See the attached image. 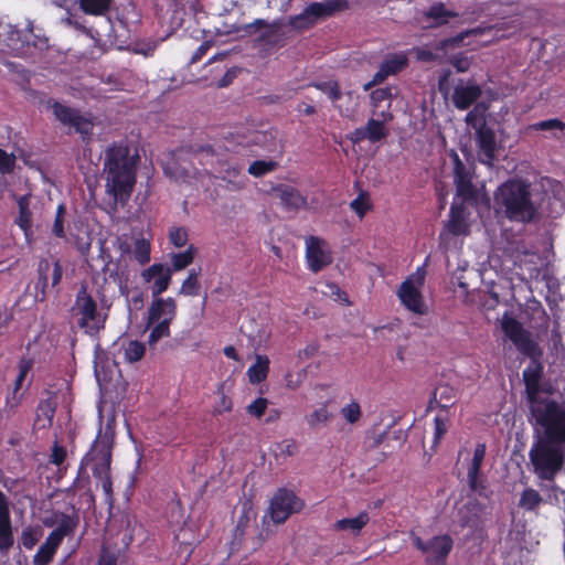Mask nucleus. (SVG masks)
Returning a JSON list of instances; mask_svg holds the SVG:
<instances>
[{"instance_id":"f257e3e1","label":"nucleus","mask_w":565,"mask_h":565,"mask_svg":"<svg viewBox=\"0 0 565 565\" xmlns=\"http://www.w3.org/2000/svg\"><path fill=\"white\" fill-rule=\"evenodd\" d=\"M500 326L516 350L530 359L522 372V381L530 420L541 430L537 438L565 441V404L551 397L552 386L543 381L542 349L532 333L509 312L503 313Z\"/></svg>"},{"instance_id":"f03ea898","label":"nucleus","mask_w":565,"mask_h":565,"mask_svg":"<svg viewBox=\"0 0 565 565\" xmlns=\"http://www.w3.org/2000/svg\"><path fill=\"white\" fill-rule=\"evenodd\" d=\"M138 154H131L126 141L113 142L104 152L103 178L111 211L129 202L137 182Z\"/></svg>"},{"instance_id":"7ed1b4c3","label":"nucleus","mask_w":565,"mask_h":565,"mask_svg":"<svg viewBox=\"0 0 565 565\" xmlns=\"http://www.w3.org/2000/svg\"><path fill=\"white\" fill-rule=\"evenodd\" d=\"M494 203L511 222L529 224L539 216L531 183L525 179L510 178L500 184L494 192Z\"/></svg>"},{"instance_id":"20e7f679","label":"nucleus","mask_w":565,"mask_h":565,"mask_svg":"<svg viewBox=\"0 0 565 565\" xmlns=\"http://www.w3.org/2000/svg\"><path fill=\"white\" fill-rule=\"evenodd\" d=\"M115 440V429L110 423H107L104 431H98L95 441L89 451L82 458L77 477L67 492L75 493L76 490L84 489L89 484V478L86 475V468L92 465L93 476H106L110 473V463L113 456V446Z\"/></svg>"},{"instance_id":"39448f33","label":"nucleus","mask_w":565,"mask_h":565,"mask_svg":"<svg viewBox=\"0 0 565 565\" xmlns=\"http://www.w3.org/2000/svg\"><path fill=\"white\" fill-rule=\"evenodd\" d=\"M529 458L539 479L553 481L565 463V441L536 438L529 451Z\"/></svg>"},{"instance_id":"423d86ee","label":"nucleus","mask_w":565,"mask_h":565,"mask_svg":"<svg viewBox=\"0 0 565 565\" xmlns=\"http://www.w3.org/2000/svg\"><path fill=\"white\" fill-rule=\"evenodd\" d=\"M71 316L78 329L87 335L95 337L106 327L108 308L98 307L97 301L83 286L75 296Z\"/></svg>"},{"instance_id":"0eeeda50","label":"nucleus","mask_w":565,"mask_h":565,"mask_svg":"<svg viewBox=\"0 0 565 565\" xmlns=\"http://www.w3.org/2000/svg\"><path fill=\"white\" fill-rule=\"evenodd\" d=\"M349 9L348 0H323L309 3L301 13L289 17L288 24L298 31L313 28L320 20Z\"/></svg>"},{"instance_id":"6e6552de","label":"nucleus","mask_w":565,"mask_h":565,"mask_svg":"<svg viewBox=\"0 0 565 565\" xmlns=\"http://www.w3.org/2000/svg\"><path fill=\"white\" fill-rule=\"evenodd\" d=\"M303 508V500L292 490L279 488L270 499L268 513L275 524H282L290 515L299 513Z\"/></svg>"},{"instance_id":"1a4fd4ad","label":"nucleus","mask_w":565,"mask_h":565,"mask_svg":"<svg viewBox=\"0 0 565 565\" xmlns=\"http://www.w3.org/2000/svg\"><path fill=\"white\" fill-rule=\"evenodd\" d=\"M373 115L377 118H370L365 126L354 129L351 134L350 139L353 143H360L364 140L376 143L388 136L390 130L386 125L394 118L392 111L382 109L381 111H373Z\"/></svg>"},{"instance_id":"9d476101","label":"nucleus","mask_w":565,"mask_h":565,"mask_svg":"<svg viewBox=\"0 0 565 565\" xmlns=\"http://www.w3.org/2000/svg\"><path fill=\"white\" fill-rule=\"evenodd\" d=\"M413 543L418 551L426 554L427 565H446V559L454 547V540L448 534L433 536L427 542L417 536Z\"/></svg>"},{"instance_id":"9b49d317","label":"nucleus","mask_w":565,"mask_h":565,"mask_svg":"<svg viewBox=\"0 0 565 565\" xmlns=\"http://www.w3.org/2000/svg\"><path fill=\"white\" fill-rule=\"evenodd\" d=\"M306 260L308 268L317 274L333 262L328 243L318 236L306 239Z\"/></svg>"},{"instance_id":"f8f14e48","label":"nucleus","mask_w":565,"mask_h":565,"mask_svg":"<svg viewBox=\"0 0 565 565\" xmlns=\"http://www.w3.org/2000/svg\"><path fill=\"white\" fill-rule=\"evenodd\" d=\"M408 66L406 53L398 52L387 54L380 64L379 71L372 79L363 85L364 90H371L373 87L382 84L388 76H394L403 72Z\"/></svg>"},{"instance_id":"ddd939ff","label":"nucleus","mask_w":565,"mask_h":565,"mask_svg":"<svg viewBox=\"0 0 565 565\" xmlns=\"http://www.w3.org/2000/svg\"><path fill=\"white\" fill-rule=\"evenodd\" d=\"M54 116L63 125L73 127L82 136H89L93 131V122L83 116L78 109L54 102L52 105Z\"/></svg>"},{"instance_id":"4468645a","label":"nucleus","mask_w":565,"mask_h":565,"mask_svg":"<svg viewBox=\"0 0 565 565\" xmlns=\"http://www.w3.org/2000/svg\"><path fill=\"white\" fill-rule=\"evenodd\" d=\"M281 26L282 23L278 20L267 22L264 19H256L255 21L245 24L242 28V30L247 35H253L257 31H260L258 36L256 38V42L258 44L274 46L279 42V32L281 30Z\"/></svg>"},{"instance_id":"2eb2a0df","label":"nucleus","mask_w":565,"mask_h":565,"mask_svg":"<svg viewBox=\"0 0 565 565\" xmlns=\"http://www.w3.org/2000/svg\"><path fill=\"white\" fill-rule=\"evenodd\" d=\"M476 142L479 161L488 167H492L497 159V138L493 129L487 126L486 122H482L477 129Z\"/></svg>"},{"instance_id":"dca6fc26","label":"nucleus","mask_w":565,"mask_h":565,"mask_svg":"<svg viewBox=\"0 0 565 565\" xmlns=\"http://www.w3.org/2000/svg\"><path fill=\"white\" fill-rule=\"evenodd\" d=\"M249 515L248 512H243L238 520L237 524L234 529V537L232 541V548H239L243 544H245L246 548L252 552L257 551L262 547V545L267 541V534L263 531H259L258 534L252 539L245 540L246 531L249 526Z\"/></svg>"},{"instance_id":"f3484780","label":"nucleus","mask_w":565,"mask_h":565,"mask_svg":"<svg viewBox=\"0 0 565 565\" xmlns=\"http://www.w3.org/2000/svg\"><path fill=\"white\" fill-rule=\"evenodd\" d=\"M177 317V301L172 297L153 298L148 307L147 328L164 319L172 322Z\"/></svg>"},{"instance_id":"a211bd4d","label":"nucleus","mask_w":565,"mask_h":565,"mask_svg":"<svg viewBox=\"0 0 565 565\" xmlns=\"http://www.w3.org/2000/svg\"><path fill=\"white\" fill-rule=\"evenodd\" d=\"M397 296L401 302L405 306L409 311L417 315H425L427 311L424 298L422 292L413 281L407 278L404 280L397 291Z\"/></svg>"},{"instance_id":"6ab92c4d","label":"nucleus","mask_w":565,"mask_h":565,"mask_svg":"<svg viewBox=\"0 0 565 565\" xmlns=\"http://www.w3.org/2000/svg\"><path fill=\"white\" fill-rule=\"evenodd\" d=\"M45 393L47 396L39 402L35 411V418L33 425L34 428L36 429L50 428L53 424V419L56 413V392L45 391Z\"/></svg>"},{"instance_id":"aec40b11","label":"nucleus","mask_w":565,"mask_h":565,"mask_svg":"<svg viewBox=\"0 0 565 565\" xmlns=\"http://www.w3.org/2000/svg\"><path fill=\"white\" fill-rule=\"evenodd\" d=\"M486 456V445L477 444L473 450L472 461L468 469V483L471 491L483 495L486 491L484 480L480 479L481 467Z\"/></svg>"},{"instance_id":"412c9836","label":"nucleus","mask_w":565,"mask_h":565,"mask_svg":"<svg viewBox=\"0 0 565 565\" xmlns=\"http://www.w3.org/2000/svg\"><path fill=\"white\" fill-rule=\"evenodd\" d=\"M216 172L223 181L227 182V189L238 191L245 186L246 179L242 175L243 167L228 160L216 161Z\"/></svg>"},{"instance_id":"4be33fe9","label":"nucleus","mask_w":565,"mask_h":565,"mask_svg":"<svg viewBox=\"0 0 565 565\" xmlns=\"http://www.w3.org/2000/svg\"><path fill=\"white\" fill-rule=\"evenodd\" d=\"M482 95L481 87L476 83L458 84L452 92L451 102L458 110L470 108Z\"/></svg>"},{"instance_id":"5701e85b","label":"nucleus","mask_w":565,"mask_h":565,"mask_svg":"<svg viewBox=\"0 0 565 565\" xmlns=\"http://www.w3.org/2000/svg\"><path fill=\"white\" fill-rule=\"evenodd\" d=\"M422 15L426 21H429L428 28L437 29L445 26L449 23L450 19L457 18L459 14L454 10H449L444 2L438 1L423 11Z\"/></svg>"},{"instance_id":"b1692460","label":"nucleus","mask_w":565,"mask_h":565,"mask_svg":"<svg viewBox=\"0 0 565 565\" xmlns=\"http://www.w3.org/2000/svg\"><path fill=\"white\" fill-rule=\"evenodd\" d=\"M274 191L279 198L282 206L288 211H298L299 209L307 206V196L291 185L278 184L274 188Z\"/></svg>"},{"instance_id":"393cba45","label":"nucleus","mask_w":565,"mask_h":565,"mask_svg":"<svg viewBox=\"0 0 565 565\" xmlns=\"http://www.w3.org/2000/svg\"><path fill=\"white\" fill-rule=\"evenodd\" d=\"M78 525L79 515L77 512L74 511L73 514H61V520L58 521L57 526L49 534V536L61 545L64 537L73 536L75 534Z\"/></svg>"},{"instance_id":"a878e982","label":"nucleus","mask_w":565,"mask_h":565,"mask_svg":"<svg viewBox=\"0 0 565 565\" xmlns=\"http://www.w3.org/2000/svg\"><path fill=\"white\" fill-rule=\"evenodd\" d=\"M466 203L452 202L449 210L448 231L454 235H463L468 232V224L466 223Z\"/></svg>"},{"instance_id":"bb28decb","label":"nucleus","mask_w":565,"mask_h":565,"mask_svg":"<svg viewBox=\"0 0 565 565\" xmlns=\"http://www.w3.org/2000/svg\"><path fill=\"white\" fill-rule=\"evenodd\" d=\"M369 513L366 511H362L354 518H344L338 520L333 524V530L350 532L352 535L358 536L361 533L362 529L369 523Z\"/></svg>"},{"instance_id":"cd10ccee","label":"nucleus","mask_w":565,"mask_h":565,"mask_svg":"<svg viewBox=\"0 0 565 565\" xmlns=\"http://www.w3.org/2000/svg\"><path fill=\"white\" fill-rule=\"evenodd\" d=\"M456 403V390L449 385H440L434 391L428 408L436 404L441 411L448 412Z\"/></svg>"},{"instance_id":"c85d7f7f","label":"nucleus","mask_w":565,"mask_h":565,"mask_svg":"<svg viewBox=\"0 0 565 565\" xmlns=\"http://www.w3.org/2000/svg\"><path fill=\"white\" fill-rule=\"evenodd\" d=\"M50 273L51 263L46 258H41L36 267L38 280L35 282L36 297L40 298V300H44L47 296L50 288Z\"/></svg>"},{"instance_id":"c756f323","label":"nucleus","mask_w":565,"mask_h":565,"mask_svg":"<svg viewBox=\"0 0 565 565\" xmlns=\"http://www.w3.org/2000/svg\"><path fill=\"white\" fill-rule=\"evenodd\" d=\"M269 363L267 355H256V362L247 370L248 380L252 384H259L267 379Z\"/></svg>"},{"instance_id":"7c9ffc66","label":"nucleus","mask_w":565,"mask_h":565,"mask_svg":"<svg viewBox=\"0 0 565 565\" xmlns=\"http://www.w3.org/2000/svg\"><path fill=\"white\" fill-rule=\"evenodd\" d=\"M58 547L60 544L47 535L33 556V565H49L53 561Z\"/></svg>"},{"instance_id":"2f4dec72","label":"nucleus","mask_w":565,"mask_h":565,"mask_svg":"<svg viewBox=\"0 0 565 565\" xmlns=\"http://www.w3.org/2000/svg\"><path fill=\"white\" fill-rule=\"evenodd\" d=\"M392 99H393V94H392L391 87H382V88L373 89L370 94L372 113L381 111L383 103H386V106L384 109H387L388 111H391Z\"/></svg>"},{"instance_id":"473e14b6","label":"nucleus","mask_w":565,"mask_h":565,"mask_svg":"<svg viewBox=\"0 0 565 565\" xmlns=\"http://www.w3.org/2000/svg\"><path fill=\"white\" fill-rule=\"evenodd\" d=\"M543 501L544 500L537 490L526 488L521 492L519 507L524 511L536 512Z\"/></svg>"},{"instance_id":"72a5a7b5","label":"nucleus","mask_w":565,"mask_h":565,"mask_svg":"<svg viewBox=\"0 0 565 565\" xmlns=\"http://www.w3.org/2000/svg\"><path fill=\"white\" fill-rule=\"evenodd\" d=\"M456 186V198L460 199L462 203L476 205L478 203L479 194L478 189L473 184V180H467Z\"/></svg>"},{"instance_id":"f704fd0d","label":"nucleus","mask_w":565,"mask_h":565,"mask_svg":"<svg viewBox=\"0 0 565 565\" xmlns=\"http://www.w3.org/2000/svg\"><path fill=\"white\" fill-rule=\"evenodd\" d=\"M201 274V268H192L188 277L183 280L181 288L179 290L180 295L195 297L200 295L201 284L199 281V276Z\"/></svg>"},{"instance_id":"c9c22d12","label":"nucleus","mask_w":565,"mask_h":565,"mask_svg":"<svg viewBox=\"0 0 565 565\" xmlns=\"http://www.w3.org/2000/svg\"><path fill=\"white\" fill-rule=\"evenodd\" d=\"M454 161V183L455 185L466 182L467 180H473L475 171L473 168L466 166L459 156L452 152Z\"/></svg>"},{"instance_id":"e433bc0d","label":"nucleus","mask_w":565,"mask_h":565,"mask_svg":"<svg viewBox=\"0 0 565 565\" xmlns=\"http://www.w3.org/2000/svg\"><path fill=\"white\" fill-rule=\"evenodd\" d=\"M196 247L194 245H190L184 252L174 253L171 255V270H182L190 266L195 257Z\"/></svg>"},{"instance_id":"4c0bfd02","label":"nucleus","mask_w":565,"mask_h":565,"mask_svg":"<svg viewBox=\"0 0 565 565\" xmlns=\"http://www.w3.org/2000/svg\"><path fill=\"white\" fill-rule=\"evenodd\" d=\"M14 544L11 519L0 520V553H7Z\"/></svg>"},{"instance_id":"58836bf2","label":"nucleus","mask_w":565,"mask_h":565,"mask_svg":"<svg viewBox=\"0 0 565 565\" xmlns=\"http://www.w3.org/2000/svg\"><path fill=\"white\" fill-rule=\"evenodd\" d=\"M172 322H168L167 319L162 321H156L150 327V333L148 337V344L150 347L156 345L161 339L170 337V326Z\"/></svg>"},{"instance_id":"ea45409f","label":"nucleus","mask_w":565,"mask_h":565,"mask_svg":"<svg viewBox=\"0 0 565 565\" xmlns=\"http://www.w3.org/2000/svg\"><path fill=\"white\" fill-rule=\"evenodd\" d=\"M122 348L125 359L130 363L141 360L146 353L145 343L138 340H130Z\"/></svg>"},{"instance_id":"a19ab883","label":"nucleus","mask_w":565,"mask_h":565,"mask_svg":"<svg viewBox=\"0 0 565 565\" xmlns=\"http://www.w3.org/2000/svg\"><path fill=\"white\" fill-rule=\"evenodd\" d=\"M113 0H79L81 9L92 15H102L108 11Z\"/></svg>"},{"instance_id":"79ce46f5","label":"nucleus","mask_w":565,"mask_h":565,"mask_svg":"<svg viewBox=\"0 0 565 565\" xmlns=\"http://www.w3.org/2000/svg\"><path fill=\"white\" fill-rule=\"evenodd\" d=\"M311 86L321 90L331 102H338L342 98V92L337 81L317 82Z\"/></svg>"},{"instance_id":"37998d69","label":"nucleus","mask_w":565,"mask_h":565,"mask_svg":"<svg viewBox=\"0 0 565 565\" xmlns=\"http://www.w3.org/2000/svg\"><path fill=\"white\" fill-rule=\"evenodd\" d=\"M333 415L328 411L327 405L323 404L321 407L307 415L306 420L310 427L315 428L319 425L329 423Z\"/></svg>"},{"instance_id":"c03bdc74","label":"nucleus","mask_w":565,"mask_h":565,"mask_svg":"<svg viewBox=\"0 0 565 565\" xmlns=\"http://www.w3.org/2000/svg\"><path fill=\"white\" fill-rule=\"evenodd\" d=\"M172 270L171 268H167L162 274H160L153 281L151 287L152 298H160L159 296L164 292L171 282Z\"/></svg>"},{"instance_id":"a18cd8bd","label":"nucleus","mask_w":565,"mask_h":565,"mask_svg":"<svg viewBox=\"0 0 565 565\" xmlns=\"http://www.w3.org/2000/svg\"><path fill=\"white\" fill-rule=\"evenodd\" d=\"M65 215H66V206L64 203H61L57 205L55 218L52 225V234L57 238H65L66 233L64 228L65 223Z\"/></svg>"},{"instance_id":"49530a36","label":"nucleus","mask_w":565,"mask_h":565,"mask_svg":"<svg viewBox=\"0 0 565 565\" xmlns=\"http://www.w3.org/2000/svg\"><path fill=\"white\" fill-rule=\"evenodd\" d=\"M341 416L349 424H356L362 417V409L356 401H352L340 409Z\"/></svg>"},{"instance_id":"de8ad7c7","label":"nucleus","mask_w":565,"mask_h":565,"mask_svg":"<svg viewBox=\"0 0 565 565\" xmlns=\"http://www.w3.org/2000/svg\"><path fill=\"white\" fill-rule=\"evenodd\" d=\"M276 161L256 160L248 167V173L255 178H260L277 168Z\"/></svg>"},{"instance_id":"09e8293b","label":"nucleus","mask_w":565,"mask_h":565,"mask_svg":"<svg viewBox=\"0 0 565 565\" xmlns=\"http://www.w3.org/2000/svg\"><path fill=\"white\" fill-rule=\"evenodd\" d=\"M168 236L169 242L178 248L185 246L189 241L188 230L184 226L170 227Z\"/></svg>"},{"instance_id":"8fccbe9b","label":"nucleus","mask_w":565,"mask_h":565,"mask_svg":"<svg viewBox=\"0 0 565 565\" xmlns=\"http://www.w3.org/2000/svg\"><path fill=\"white\" fill-rule=\"evenodd\" d=\"M529 128L535 131H547L554 129L563 131L565 130V122L558 118H551L532 124Z\"/></svg>"},{"instance_id":"3c124183","label":"nucleus","mask_w":565,"mask_h":565,"mask_svg":"<svg viewBox=\"0 0 565 565\" xmlns=\"http://www.w3.org/2000/svg\"><path fill=\"white\" fill-rule=\"evenodd\" d=\"M135 259L145 265L150 260V244L145 239H137L134 249Z\"/></svg>"},{"instance_id":"603ef678","label":"nucleus","mask_w":565,"mask_h":565,"mask_svg":"<svg viewBox=\"0 0 565 565\" xmlns=\"http://www.w3.org/2000/svg\"><path fill=\"white\" fill-rule=\"evenodd\" d=\"M448 62L456 68L458 73L467 72L471 65V58L463 52L450 56Z\"/></svg>"},{"instance_id":"864d4df0","label":"nucleus","mask_w":565,"mask_h":565,"mask_svg":"<svg viewBox=\"0 0 565 565\" xmlns=\"http://www.w3.org/2000/svg\"><path fill=\"white\" fill-rule=\"evenodd\" d=\"M267 406H268V399L265 398V397H257L254 402H252L248 406H247V413L253 416V417H256V418H260L266 409H267Z\"/></svg>"},{"instance_id":"5fc2aeb1","label":"nucleus","mask_w":565,"mask_h":565,"mask_svg":"<svg viewBox=\"0 0 565 565\" xmlns=\"http://www.w3.org/2000/svg\"><path fill=\"white\" fill-rule=\"evenodd\" d=\"M15 166V156L8 153L0 148V172L2 174L11 173Z\"/></svg>"},{"instance_id":"6e6d98bb","label":"nucleus","mask_w":565,"mask_h":565,"mask_svg":"<svg viewBox=\"0 0 565 565\" xmlns=\"http://www.w3.org/2000/svg\"><path fill=\"white\" fill-rule=\"evenodd\" d=\"M350 207L360 216L363 217L371 209L367 199L364 194H359L351 203Z\"/></svg>"},{"instance_id":"4d7b16f0","label":"nucleus","mask_w":565,"mask_h":565,"mask_svg":"<svg viewBox=\"0 0 565 565\" xmlns=\"http://www.w3.org/2000/svg\"><path fill=\"white\" fill-rule=\"evenodd\" d=\"M168 267H164L163 264L156 263L149 266L141 273V277L146 282H150L154 280L160 274H162Z\"/></svg>"},{"instance_id":"13d9d810","label":"nucleus","mask_w":565,"mask_h":565,"mask_svg":"<svg viewBox=\"0 0 565 565\" xmlns=\"http://www.w3.org/2000/svg\"><path fill=\"white\" fill-rule=\"evenodd\" d=\"M19 227L28 235L32 228V212L30 210L19 211V216L15 220Z\"/></svg>"},{"instance_id":"bf43d9fd","label":"nucleus","mask_w":565,"mask_h":565,"mask_svg":"<svg viewBox=\"0 0 565 565\" xmlns=\"http://www.w3.org/2000/svg\"><path fill=\"white\" fill-rule=\"evenodd\" d=\"M38 541V534L32 527H26L22 531L21 543L26 550H32Z\"/></svg>"},{"instance_id":"052dcab7","label":"nucleus","mask_w":565,"mask_h":565,"mask_svg":"<svg viewBox=\"0 0 565 565\" xmlns=\"http://www.w3.org/2000/svg\"><path fill=\"white\" fill-rule=\"evenodd\" d=\"M63 277V268L61 262L56 259L53 264H51V273H50V287L52 289L56 288Z\"/></svg>"},{"instance_id":"680f3d73","label":"nucleus","mask_w":565,"mask_h":565,"mask_svg":"<svg viewBox=\"0 0 565 565\" xmlns=\"http://www.w3.org/2000/svg\"><path fill=\"white\" fill-rule=\"evenodd\" d=\"M469 33H470L469 31H463V32H460L459 34H457L455 36L443 39L438 43V49L439 50H445L447 47L457 46L469 35Z\"/></svg>"},{"instance_id":"e2e57ef3","label":"nucleus","mask_w":565,"mask_h":565,"mask_svg":"<svg viewBox=\"0 0 565 565\" xmlns=\"http://www.w3.org/2000/svg\"><path fill=\"white\" fill-rule=\"evenodd\" d=\"M66 455L65 447L55 443L50 455V462L55 466H61L65 461Z\"/></svg>"},{"instance_id":"0e129e2a","label":"nucleus","mask_w":565,"mask_h":565,"mask_svg":"<svg viewBox=\"0 0 565 565\" xmlns=\"http://www.w3.org/2000/svg\"><path fill=\"white\" fill-rule=\"evenodd\" d=\"M452 72L450 70H443L438 77V90L447 96L450 93V77Z\"/></svg>"},{"instance_id":"69168bd1","label":"nucleus","mask_w":565,"mask_h":565,"mask_svg":"<svg viewBox=\"0 0 565 565\" xmlns=\"http://www.w3.org/2000/svg\"><path fill=\"white\" fill-rule=\"evenodd\" d=\"M447 431L446 418L436 416L434 418V444H438Z\"/></svg>"},{"instance_id":"338daca9","label":"nucleus","mask_w":565,"mask_h":565,"mask_svg":"<svg viewBox=\"0 0 565 565\" xmlns=\"http://www.w3.org/2000/svg\"><path fill=\"white\" fill-rule=\"evenodd\" d=\"M413 51L419 62L430 63L437 60V54L427 47L417 46Z\"/></svg>"},{"instance_id":"774afa93","label":"nucleus","mask_w":565,"mask_h":565,"mask_svg":"<svg viewBox=\"0 0 565 565\" xmlns=\"http://www.w3.org/2000/svg\"><path fill=\"white\" fill-rule=\"evenodd\" d=\"M233 408V402L230 397H227L223 392L220 393V401L214 407V414H223L225 412H231Z\"/></svg>"}]
</instances>
